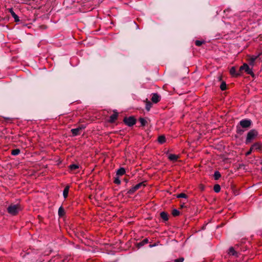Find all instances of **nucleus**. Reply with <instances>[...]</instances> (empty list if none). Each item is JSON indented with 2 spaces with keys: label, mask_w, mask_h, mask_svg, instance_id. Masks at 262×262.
Returning a JSON list of instances; mask_svg holds the SVG:
<instances>
[{
  "label": "nucleus",
  "mask_w": 262,
  "mask_h": 262,
  "mask_svg": "<svg viewBox=\"0 0 262 262\" xmlns=\"http://www.w3.org/2000/svg\"><path fill=\"white\" fill-rule=\"evenodd\" d=\"M70 187L69 186H66L63 191V197L66 199L68 197Z\"/></svg>",
  "instance_id": "nucleus-15"
},
{
  "label": "nucleus",
  "mask_w": 262,
  "mask_h": 262,
  "mask_svg": "<svg viewBox=\"0 0 262 262\" xmlns=\"http://www.w3.org/2000/svg\"><path fill=\"white\" fill-rule=\"evenodd\" d=\"M213 189L215 192H219L221 190V187L219 184H216L214 186Z\"/></svg>",
  "instance_id": "nucleus-25"
},
{
  "label": "nucleus",
  "mask_w": 262,
  "mask_h": 262,
  "mask_svg": "<svg viewBox=\"0 0 262 262\" xmlns=\"http://www.w3.org/2000/svg\"><path fill=\"white\" fill-rule=\"evenodd\" d=\"M177 198H186L187 195L185 193H181L177 195Z\"/></svg>",
  "instance_id": "nucleus-30"
},
{
  "label": "nucleus",
  "mask_w": 262,
  "mask_h": 262,
  "mask_svg": "<svg viewBox=\"0 0 262 262\" xmlns=\"http://www.w3.org/2000/svg\"><path fill=\"white\" fill-rule=\"evenodd\" d=\"M151 101L153 103H158L160 101V96L157 93H154L152 96Z\"/></svg>",
  "instance_id": "nucleus-9"
},
{
  "label": "nucleus",
  "mask_w": 262,
  "mask_h": 262,
  "mask_svg": "<svg viewBox=\"0 0 262 262\" xmlns=\"http://www.w3.org/2000/svg\"><path fill=\"white\" fill-rule=\"evenodd\" d=\"M125 173V170L124 168L121 167L118 169L116 174L118 176H123Z\"/></svg>",
  "instance_id": "nucleus-14"
},
{
  "label": "nucleus",
  "mask_w": 262,
  "mask_h": 262,
  "mask_svg": "<svg viewBox=\"0 0 262 262\" xmlns=\"http://www.w3.org/2000/svg\"><path fill=\"white\" fill-rule=\"evenodd\" d=\"M124 122L128 126H132L135 124L136 120L134 117H125L123 120Z\"/></svg>",
  "instance_id": "nucleus-3"
},
{
  "label": "nucleus",
  "mask_w": 262,
  "mask_h": 262,
  "mask_svg": "<svg viewBox=\"0 0 262 262\" xmlns=\"http://www.w3.org/2000/svg\"><path fill=\"white\" fill-rule=\"evenodd\" d=\"M239 124L243 128H248L251 125V121L248 119H244L239 122Z\"/></svg>",
  "instance_id": "nucleus-6"
},
{
  "label": "nucleus",
  "mask_w": 262,
  "mask_h": 262,
  "mask_svg": "<svg viewBox=\"0 0 262 262\" xmlns=\"http://www.w3.org/2000/svg\"><path fill=\"white\" fill-rule=\"evenodd\" d=\"M69 167L71 171H74L79 168V165L77 164H71Z\"/></svg>",
  "instance_id": "nucleus-18"
},
{
  "label": "nucleus",
  "mask_w": 262,
  "mask_h": 262,
  "mask_svg": "<svg viewBox=\"0 0 262 262\" xmlns=\"http://www.w3.org/2000/svg\"><path fill=\"white\" fill-rule=\"evenodd\" d=\"M228 253L230 255H234L236 254V252L233 247H230L229 249Z\"/></svg>",
  "instance_id": "nucleus-20"
},
{
  "label": "nucleus",
  "mask_w": 262,
  "mask_h": 262,
  "mask_svg": "<svg viewBox=\"0 0 262 262\" xmlns=\"http://www.w3.org/2000/svg\"><path fill=\"white\" fill-rule=\"evenodd\" d=\"M8 11L9 12L11 13V15H12V14H13L14 13H15L13 10L12 8H9L8 9Z\"/></svg>",
  "instance_id": "nucleus-36"
},
{
  "label": "nucleus",
  "mask_w": 262,
  "mask_h": 262,
  "mask_svg": "<svg viewBox=\"0 0 262 262\" xmlns=\"http://www.w3.org/2000/svg\"><path fill=\"white\" fill-rule=\"evenodd\" d=\"M258 135L257 132L255 129H252L250 130L247 136L246 143L248 144L250 143Z\"/></svg>",
  "instance_id": "nucleus-2"
},
{
  "label": "nucleus",
  "mask_w": 262,
  "mask_h": 262,
  "mask_svg": "<svg viewBox=\"0 0 262 262\" xmlns=\"http://www.w3.org/2000/svg\"><path fill=\"white\" fill-rule=\"evenodd\" d=\"M148 243V239L147 238H145L140 243H139V245L140 246H143L144 245L147 244Z\"/></svg>",
  "instance_id": "nucleus-31"
},
{
  "label": "nucleus",
  "mask_w": 262,
  "mask_h": 262,
  "mask_svg": "<svg viewBox=\"0 0 262 262\" xmlns=\"http://www.w3.org/2000/svg\"><path fill=\"white\" fill-rule=\"evenodd\" d=\"M158 141L160 143L163 144L166 141L165 137L164 136H160L158 137Z\"/></svg>",
  "instance_id": "nucleus-19"
},
{
  "label": "nucleus",
  "mask_w": 262,
  "mask_h": 262,
  "mask_svg": "<svg viewBox=\"0 0 262 262\" xmlns=\"http://www.w3.org/2000/svg\"><path fill=\"white\" fill-rule=\"evenodd\" d=\"M64 214V209L60 207L58 209V214L60 216H63Z\"/></svg>",
  "instance_id": "nucleus-26"
},
{
  "label": "nucleus",
  "mask_w": 262,
  "mask_h": 262,
  "mask_svg": "<svg viewBox=\"0 0 262 262\" xmlns=\"http://www.w3.org/2000/svg\"><path fill=\"white\" fill-rule=\"evenodd\" d=\"M252 147L254 150H261L262 149V144L260 143L257 142L253 144Z\"/></svg>",
  "instance_id": "nucleus-10"
},
{
  "label": "nucleus",
  "mask_w": 262,
  "mask_h": 262,
  "mask_svg": "<svg viewBox=\"0 0 262 262\" xmlns=\"http://www.w3.org/2000/svg\"><path fill=\"white\" fill-rule=\"evenodd\" d=\"M20 153V150L18 149H15L11 151V154L13 156L18 155Z\"/></svg>",
  "instance_id": "nucleus-24"
},
{
  "label": "nucleus",
  "mask_w": 262,
  "mask_h": 262,
  "mask_svg": "<svg viewBox=\"0 0 262 262\" xmlns=\"http://www.w3.org/2000/svg\"><path fill=\"white\" fill-rule=\"evenodd\" d=\"M184 258L183 257H180V258H179L178 259H176L174 260V262H183L184 261Z\"/></svg>",
  "instance_id": "nucleus-34"
},
{
  "label": "nucleus",
  "mask_w": 262,
  "mask_h": 262,
  "mask_svg": "<svg viewBox=\"0 0 262 262\" xmlns=\"http://www.w3.org/2000/svg\"><path fill=\"white\" fill-rule=\"evenodd\" d=\"M179 214H180V212L178 210L175 209L172 210V214L173 215V216H176L179 215Z\"/></svg>",
  "instance_id": "nucleus-28"
},
{
  "label": "nucleus",
  "mask_w": 262,
  "mask_h": 262,
  "mask_svg": "<svg viewBox=\"0 0 262 262\" xmlns=\"http://www.w3.org/2000/svg\"><path fill=\"white\" fill-rule=\"evenodd\" d=\"M230 74L232 77H237L241 75V73L236 71L234 67H232L230 70Z\"/></svg>",
  "instance_id": "nucleus-8"
},
{
  "label": "nucleus",
  "mask_w": 262,
  "mask_h": 262,
  "mask_svg": "<svg viewBox=\"0 0 262 262\" xmlns=\"http://www.w3.org/2000/svg\"><path fill=\"white\" fill-rule=\"evenodd\" d=\"M221 175L219 171H215L214 173V177L215 180H218L221 177Z\"/></svg>",
  "instance_id": "nucleus-27"
},
{
  "label": "nucleus",
  "mask_w": 262,
  "mask_h": 262,
  "mask_svg": "<svg viewBox=\"0 0 262 262\" xmlns=\"http://www.w3.org/2000/svg\"><path fill=\"white\" fill-rule=\"evenodd\" d=\"M41 253L40 252H38L37 253H32L30 257L32 258L31 260H32V262H41Z\"/></svg>",
  "instance_id": "nucleus-5"
},
{
  "label": "nucleus",
  "mask_w": 262,
  "mask_h": 262,
  "mask_svg": "<svg viewBox=\"0 0 262 262\" xmlns=\"http://www.w3.org/2000/svg\"><path fill=\"white\" fill-rule=\"evenodd\" d=\"M243 70H244L248 74L252 76L254 75L252 69H250L247 63H244L243 66L240 67L239 71H242Z\"/></svg>",
  "instance_id": "nucleus-4"
},
{
  "label": "nucleus",
  "mask_w": 262,
  "mask_h": 262,
  "mask_svg": "<svg viewBox=\"0 0 262 262\" xmlns=\"http://www.w3.org/2000/svg\"><path fill=\"white\" fill-rule=\"evenodd\" d=\"M203 43V41H201V40H197L195 42V45L198 47L201 46Z\"/></svg>",
  "instance_id": "nucleus-32"
},
{
  "label": "nucleus",
  "mask_w": 262,
  "mask_h": 262,
  "mask_svg": "<svg viewBox=\"0 0 262 262\" xmlns=\"http://www.w3.org/2000/svg\"><path fill=\"white\" fill-rule=\"evenodd\" d=\"M261 170H262V167H261Z\"/></svg>",
  "instance_id": "nucleus-39"
},
{
  "label": "nucleus",
  "mask_w": 262,
  "mask_h": 262,
  "mask_svg": "<svg viewBox=\"0 0 262 262\" xmlns=\"http://www.w3.org/2000/svg\"><path fill=\"white\" fill-rule=\"evenodd\" d=\"M51 250H50L48 252V253L46 255H49L51 253Z\"/></svg>",
  "instance_id": "nucleus-37"
},
{
  "label": "nucleus",
  "mask_w": 262,
  "mask_h": 262,
  "mask_svg": "<svg viewBox=\"0 0 262 262\" xmlns=\"http://www.w3.org/2000/svg\"><path fill=\"white\" fill-rule=\"evenodd\" d=\"M114 182L116 184L119 185L121 183V181L119 178L117 177L115 179Z\"/></svg>",
  "instance_id": "nucleus-33"
},
{
  "label": "nucleus",
  "mask_w": 262,
  "mask_h": 262,
  "mask_svg": "<svg viewBox=\"0 0 262 262\" xmlns=\"http://www.w3.org/2000/svg\"><path fill=\"white\" fill-rule=\"evenodd\" d=\"M81 128H76L71 129V132L73 136H77L79 134V130Z\"/></svg>",
  "instance_id": "nucleus-17"
},
{
  "label": "nucleus",
  "mask_w": 262,
  "mask_h": 262,
  "mask_svg": "<svg viewBox=\"0 0 262 262\" xmlns=\"http://www.w3.org/2000/svg\"><path fill=\"white\" fill-rule=\"evenodd\" d=\"M152 106V103L150 101H147L146 103L145 108L147 111H149Z\"/></svg>",
  "instance_id": "nucleus-21"
},
{
  "label": "nucleus",
  "mask_w": 262,
  "mask_h": 262,
  "mask_svg": "<svg viewBox=\"0 0 262 262\" xmlns=\"http://www.w3.org/2000/svg\"><path fill=\"white\" fill-rule=\"evenodd\" d=\"M7 210L10 214L15 215L21 210V207L18 204L11 205L8 207Z\"/></svg>",
  "instance_id": "nucleus-1"
},
{
  "label": "nucleus",
  "mask_w": 262,
  "mask_h": 262,
  "mask_svg": "<svg viewBox=\"0 0 262 262\" xmlns=\"http://www.w3.org/2000/svg\"><path fill=\"white\" fill-rule=\"evenodd\" d=\"M227 88V85L225 82L223 81L222 82L221 85H220V89L222 91H225L226 90Z\"/></svg>",
  "instance_id": "nucleus-23"
},
{
  "label": "nucleus",
  "mask_w": 262,
  "mask_h": 262,
  "mask_svg": "<svg viewBox=\"0 0 262 262\" xmlns=\"http://www.w3.org/2000/svg\"><path fill=\"white\" fill-rule=\"evenodd\" d=\"M118 116V114L117 112H114L113 114H112L110 117L109 121L111 123H113L117 120Z\"/></svg>",
  "instance_id": "nucleus-12"
},
{
  "label": "nucleus",
  "mask_w": 262,
  "mask_h": 262,
  "mask_svg": "<svg viewBox=\"0 0 262 262\" xmlns=\"http://www.w3.org/2000/svg\"><path fill=\"white\" fill-rule=\"evenodd\" d=\"M149 246H150V247H152L154 246V245H150Z\"/></svg>",
  "instance_id": "nucleus-38"
},
{
  "label": "nucleus",
  "mask_w": 262,
  "mask_h": 262,
  "mask_svg": "<svg viewBox=\"0 0 262 262\" xmlns=\"http://www.w3.org/2000/svg\"><path fill=\"white\" fill-rule=\"evenodd\" d=\"M145 184L143 182H141L137 185H135L134 186L132 187V188L129 190V192L133 193L135 192L136 190L139 189L140 188H141L142 186H145Z\"/></svg>",
  "instance_id": "nucleus-7"
},
{
  "label": "nucleus",
  "mask_w": 262,
  "mask_h": 262,
  "mask_svg": "<svg viewBox=\"0 0 262 262\" xmlns=\"http://www.w3.org/2000/svg\"><path fill=\"white\" fill-rule=\"evenodd\" d=\"M139 122L141 123V126H144L146 125V124L147 123L146 120L144 118H140L139 119Z\"/></svg>",
  "instance_id": "nucleus-22"
},
{
  "label": "nucleus",
  "mask_w": 262,
  "mask_h": 262,
  "mask_svg": "<svg viewBox=\"0 0 262 262\" xmlns=\"http://www.w3.org/2000/svg\"><path fill=\"white\" fill-rule=\"evenodd\" d=\"M168 159L171 161H176L179 158V156L175 154H170L168 155Z\"/></svg>",
  "instance_id": "nucleus-13"
},
{
  "label": "nucleus",
  "mask_w": 262,
  "mask_h": 262,
  "mask_svg": "<svg viewBox=\"0 0 262 262\" xmlns=\"http://www.w3.org/2000/svg\"><path fill=\"white\" fill-rule=\"evenodd\" d=\"M259 55H257V56H255V55H253V56H250L249 57V59H248V61L249 62V63L252 65V66H253L254 65V62L256 60V59L258 58Z\"/></svg>",
  "instance_id": "nucleus-11"
},
{
  "label": "nucleus",
  "mask_w": 262,
  "mask_h": 262,
  "mask_svg": "<svg viewBox=\"0 0 262 262\" xmlns=\"http://www.w3.org/2000/svg\"><path fill=\"white\" fill-rule=\"evenodd\" d=\"M254 151V149H252V147L251 146L248 151H247L246 154V156H248L251 154V152Z\"/></svg>",
  "instance_id": "nucleus-35"
},
{
  "label": "nucleus",
  "mask_w": 262,
  "mask_h": 262,
  "mask_svg": "<svg viewBox=\"0 0 262 262\" xmlns=\"http://www.w3.org/2000/svg\"><path fill=\"white\" fill-rule=\"evenodd\" d=\"M161 217L164 221H166L168 220V215L165 212H162L160 213Z\"/></svg>",
  "instance_id": "nucleus-16"
},
{
  "label": "nucleus",
  "mask_w": 262,
  "mask_h": 262,
  "mask_svg": "<svg viewBox=\"0 0 262 262\" xmlns=\"http://www.w3.org/2000/svg\"><path fill=\"white\" fill-rule=\"evenodd\" d=\"M12 16L14 18V21L15 22L19 21V17L15 14V13H14L13 14H12Z\"/></svg>",
  "instance_id": "nucleus-29"
}]
</instances>
